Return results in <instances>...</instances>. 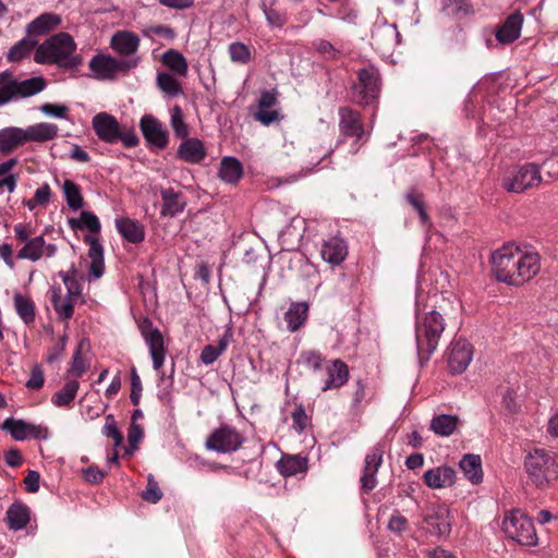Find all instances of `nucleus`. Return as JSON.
Instances as JSON below:
<instances>
[{
    "instance_id": "nucleus-1",
    "label": "nucleus",
    "mask_w": 558,
    "mask_h": 558,
    "mask_svg": "<svg viewBox=\"0 0 558 558\" xmlns=\"http://www.w3.org/2000/svg\"><path fill=\"white\" fill-rule=\"evenodd\" d=\"M497 281L520 287L533 279L541 270V256L532 250L507 244L496 250L490 258Z\"/></svg>"
},
{
    "instance_id": "nucleus-2",
    "label": "nucleus",
    "mask_w": 558,
    "mask_h": 558,
    "mask_svg": "<svg viewBox=\"0 0 558 558\" xmlns=\"http://www.w3.org/2000/svg\"><path fill=\"white\" fill-rule=\"evenodd\" d=\"M34 60L38 64H56L64 70L76 69L82 63L73 37L63 32L40 44L35 50Z\"/></svg>"
},
{
    "instance_id": "nucleus-3",
    "label": "nucleus",
    "mask_w": 558,
    "mask_h": 558,
    "mask_svg": "<svg viewBox=\"0 0 558 558\" xmlns=\"http://www.w3.org/2000/svg\"><path fill=\"white\" fill-rule=\"evenodd\" d=\"M445 327L442 315L435 310L422 314L416 312L415 339L420 360H429L438 347Z\"/></svg>"
},
{
    "instance_id": "nucleus-4",
    "label": "nucleus",
    "mask_w": 558,
    "mask_h": 558,
    "mask_svg": "<svg viewBox=\"0 0 558 558\" xmlns=\"http://www.w3.org/2000/svg\"><path fill=\"white\" fill-rule=\"evenodd\" d=\"M530 480L539 488L549 486L558 478V464L555 456L545 449H535L524 461Z\"/></svg>"
},
{
    "instance_id": "nucleus-5",
    "label": "nucleus",
    "mask_w": 558,
    "mask_h": 558,
    "mask_svg": "<svg viewBox=\"0 0 558 558\" xmlns=\"http://www.w3.org/2000/svg\"><path fill=\"white\" fill-rule=\"evenodd\" d=\"M502 530L508 537L523 546L537 544L535 526L530 518L520 510L508 512L502 520Z\"/></svg>"
},
{
    "instance_id": "nucleus-6",
    "label": "nucleus",
    "mask_w": 558,
    "mask_h": 558,
    "mask_svg": "<svg viewBox=\"0 0 558 558\" xmlns=\"http://www.w3.org/2000/svg\"><path fill=\"white\" fill-rule=\"evenodd\" d=\"M379 74L375 68H364L357 73V82L352 86L353 100L368 105L378 97Z\"/></svg>"
},
{
    "instance_id": "nucleus-7",
    "label": "nucleus",
    "mask_w": 558,
    "mask_h": 558,
    "mask_svg": "<svg viewBox=\"0 0 558 558\" xmlns=\"http://www.w3.org/2000/svg\"><path fill=\"white\" fill-rule=\"evenodd\" d=\"M243 441V436L234 427L222 425L208 436L205 446L211 451L229 453L236 451Z\"/></svg>"
},
{
    "instance_id": "nucleus-8",
    "label": "nucleus",
    "mask_w": 558,
    "mask_h": 558,
    "mask_svg": "<svg viewBox=\"0 0 558 558\" xmlns=\"http://www.w3.org/2000/svg\"><path fill=\"white\" fill-rule=\"evenodd\" d=\"M371 38L374 49L381 57L388 58L399 44L400 34L395 24L383 22L375 24Z\"/></svg>"
},
{
    "instance_id": "nucleus-9",
    "label": "nucleus",
    "mask_w": 558,
    "mask_h": 558,
    "mask_svg": "<svg viewBox=\"0 0 558 558\" xmlns=\"http://www.w3.org/2000/svg\"><path fill=\"white\" fill-rule=\"evenodd\" d=\"M542 181L541 172L535 163L520 167L511 177L504 180V187L513 193H521L527 189L537 186Z\"/></svg>"
},
{
    "instance_id": "nucleus-10",
    "label": "nucleus",
    "mask_w": 558,
    "mask_h": 558,
    "mask_svg": "<svg viewBox=\"0 0 558 558\" xmlns=\"http://www.w3.org/2000/svg\"><path fill=\"white\" fill-rule=\"evenodd\" d=\"M137 63L138 58L129 61H119L110 56L97 54L89 61V68L96 78L109 80L113 78L120 71L135 68Z\"/></svg>"
},
{
    "instance_id": "nucleus-11",
    "label": "nucleus",
    "mask_w": 558,
    "mask_h": 558,
    "mask_svg": "<svg viewBox=\"0 0 558 558\" xmlns=\"http://www.w3.org/2000/svg\"><path fill=\"white\" fill-rule=\"evenodd\" d=\"M2 429L8 432L11 437L17 441H23L28 438L47 439L49 434L46 426L27 423L13 417H9L3 422Z\"/></svg>"
},
{
    "instance_id": "nucleus-12",
    "label": "nucleus",
    "mask_w": 558,
    "mask_h": 558,
    "mask_svg": "<svg viewBox=\"0 0 558 558\" xmlns=\"http://www.w3.org/2000/svg\"><path fill=\"white\" fill-rule=\"evenodd\" d=\"M384 449L380 445H376L365 457V465L361 476V489L364 494L372 492L376 485V474L383 463Z\"/></svg>"
},
{
    "instance_id": "nucleus-13",
    "label": "nucleus",
    "mask_w": 558,
    "mask_h": 558,
    "mask_svg": "<svg viewBox=\"0 0 558 558\" xmlns=\"http://www.w3.org/2000/svg\"><path fill=\"white\" fill-rule=\"evenodd\" d=\"M384 449L380 445H376L365 457V465L361 476V489L364 494L372 492L376 485V474L383 463Z\"/></svg>"
},
{
    "instance_id": "nucleus-14",
    "label": "nucleus",
    "mask_w": 558,
    "mask_h": 558,
    "mask_svg": "<svg viewBox=\"0 0 558 558\" xmlns=\"http://www.w3.org/2000/svg\"><path fill=\"white\" fill-rule=\"evenodd\" d=\"M142 336L148 347L153 366L159 372L166 360L167 349L161 332L157 328L149 326L142 327Z\"/></svg>"
},
{
    "instance_id": "nucleus-15",
    "label": "nucleus",
    "mask_w": 558,
    "mask_h": 558,
    "mask_svg": "<svg viewBox=\"0 0 558 558\" xmlns=\"http://www.w3.org/2000/svg\"><path fill=\"white\" fill-rule=\"evenodd\" d=\"M141 131L148 145L163 149L168 145V132L151 114H145L140 122Z\"/></svg>"
},
{
    "instance_id": "nucleus-16",
    "label": "nucleus",
    "mask_w": 558,
    "mask_h": 558,
    "mask_svg": "<svg viewBox=\"0 0 558 558\" xmlns=\"http://www.w3.org/2000/svg\"><path fill=\"white\" fill-rule=\"evenodd\" d=\"M92 125L96 135L102 142L113 144L119 141L121 125L112 114L107 112L97 113L92 120Z\"/></svg>"
},
{
    "instance_id": "nucleus-17",
    "label": "nucleus",
    "mask_w": 558,
    "mask_h": 558,
    "mask_svg": "<svg viewBox=\"0 0 558 558\" xmlns=\"http://www.w3.org/2000/svg\"><path fill=\"white\" fill-rule=\"evenodd\" d=\"M424 523L429 534L436 536H446L451 531V521L449 509L445 506H435L424 517Z\"/></svg>"
},
{
    "instance_id": "nucleus-18",
    "label": "nucleus",
    "mask_w": 558,
    "mask_h": 558,
    "mask_svg": "<svg viewBox=\"0 0 558 558\" xmlns=\"http://www.w3.org/2000/svg\"><path fill=\"white\" fill-rule=\"evenodd\" d=\"M472 356V345L468 341L459 339L452 342L448 357L450 372L453 374L463 373L471 363Z\"/></svg>"
},
{
    "instance_id": "nucleus-19",
    "label": "nucleus",
    "mask_w": 558,
    "mask_h": 558,
    "mask_svg": "<svg viewBox=\"0 0 558 558\" xmlns=\"http://www.w3.org/2000/svg\"><path fill=\"white\" fill-rule=\"evenodd\" d=\"M57 253V245L47 244L43 235L32 238L24 246L17 252L20 259H27L37 262L41 257H52Z\"/></svg>"
},
{
    "instance_id": "nucleus-20",
    "label": "nucleus",
    "mask_w": 558,
    "mask_h": 558,
    "mask_svg": "<svg viewBox=\"0 0 558 558\" xmlns=\"http://www.w3.org/2000/svg\"><path fill=\"white\" fill-rule=\"evenodd\" d=\"M523 20V15L520 12L510 14L504 23L496 28V40L501 45L515 41L521 35Z\"/></svg>"
},
{
    "instance_id": "nucleus-21",
    "label": "nucleus",
    "mask_w": 558,
    "mask_h": 558,
    "mask_svg": "<svg viewBox=\"0 0 558 558\" xmlns=\"http://www.w3.org/2000/svg\"><path fill=\"white\" fill-rule=\"evenodd\" d=\"M424 483L433 489L450 487L456 482V471L447 465L427 470L424 473Z\"/></svg>"
},
{
    "instance_id": "nucleus-22",
    "label": "nucleus",
    "mask_w": 558,
    "mask_h": 558,
    "mask_svg": "<svg viewBox=\"0 0 558 558\" xmlns=\"http://www.w3.org/2000/svg\"><path fill=\"white\" fill-rule=\"evenodd\" d=\"M320 255L330 265H340L348 255V246L343 239L333 236L324 241Z\"/></svg>"
},
{
    "instance_id": "nucleus-23",
    "label": "nucleus",
    "mask_w": 558,
    "mask_h": 558,
    "mask_svg": "<svg viewBox=\"0 0 558 558\" xmlns=\"http://www.w3.org/2000/svg\"><path fill=\"white\" fill-rule=\"evenodd\" d=\"M140 43V37L130 31H119L112 35L110 40L111 48L122 56L134 54L138 50Z\"/></svg>"
},
{
    "instance_id": "nucleus-24",
    "label": "nucleus",
    "mask_w": 558,
    "mask_h": 558,
    "mask_svg": "<svg viewBox=\"0 0 558 558\" xmlns=\"http://www.w3.org/2000/svg\"><path fill=\"white\" fill-rule=\"evenodd\" d=\"M28 143L27 130L21 128H4L0 130V151L9 154Z\"/></svg>"
},
{
    "instance_id": "nucleus-25",
    "label": "nucleus",
    "mask_w": 558,
    "mask_h": 558,
    "mask_svg": "<svg viewBox=\"0 0 558 558\" xmlns=\"http://www.w3.org/2000/svg\"><path fill=\"white\" fill-rule=\"evenodd\" d=\"M51 305L61 319H70L74 314V298L62 294L60 286H52L49 290Z\"/></svg>"
},
{
    "instance_id": "nucleus-26",
    "label": "nucleus",
    "mask_w": 558,
    "mask_h": 558,
    "mask_svg": "<svg viewBox=\"0 0 558 558\" xmlns=\"http://www.w3.org/2000/svg\"><path fill=\"white\" fill-rule=\"evenodd\" d=\"M339 116V126L341 133L347 136H355L361 138L364 133V129L360 114L349 108H340Z\"/></svg>"
},
{
    "instance_id": "nucleus-27",
    "label": "nucleus",
    "mask_w": 558,
    "mask_h": 558,
    "mask_svg": "<svg viewBox=\"0 0 558 558\" xmlns=\"http://www.w3.org/2000/svg\"><path fill=\"white\" fill-rule=\"evenodd\" d=\"M308 304L306 302H292L283 315L287 329L290 332L298 331L307 320Z\"/></svg>"
},
{
    "instance_id": "nucleus-28",
    "label": "nucleus",
    "mask_w": 558,
    "mask_h": 558,
    "mask_svg": "<svg viewBox=\"0 0 558 558\" xmlns=\"http://www.w3.org/2000/svg\"><path fill=\"white\" fill-rule=\"evenodd\" d=\"M31 510L22 502H13L7 510L5 520L10 530H23L29 522Z\"/></svg>"
},
{
    "instance_id": "nucleus-29",
    "label": "nucleus",
    "mask_w": 558,
    "mask_h": 558,
    "mask_svg": "<svg viewBox=\"0 0 558 558\" xmlns=\"http://www.w3.org/2000/svg\"><path fill=\"white\" fill-rule=\"evenodd\" d=\"M178 156L190 163H199L206 156L203 143L198 138H187L178 148Z\"/></svg>"
},
{
    "instance_id": "nucleus-30",
    "label": "nucleus",
    "mask_w": 558,
    "mask_h": 558,
    "mask_svg": "<svg viewBox=\"0 0 558 558\" xmlns=\"http://www.w3.org/2000/svg\"><path fill=\"white\" fill-rule=\"evenodd\" d=\"M328 379L322 387L323 391L337 389L343 386L349 378L348 366L341 360H335L331 365L327 367Z\"/></svg>"
},
{
    "instance_id": "nucleus-31",
    "label": "nucleus",
    "mask_w": 558,
    "mask_h": 558,
    "mask_svg": "<svg viewBox=\"0 0 558 558\" xmlns=\"http://www.w3.org/2000/svg\"><path fill=\"white\" fill-rule=\"evenodd\" d=\"M85 242L89 244L88 257L90 259L89 274L98 279L104 274V248L97 238L87 236Z\"/></svg>"
},
{
    "instance_id": "nucleus-32",
    "label": "nucleus",
    "mask_w": 558,
    "mask_h": 558,
    "mask_svg": "<svg viewBox=\"0 0 558 558\" xmlns=\"http://www.w3.org/2000/svg\"><path fill=\"white\" fill-rule=\"evenodd\" d=\"M60 22L61 19L59 15L54 13H44L26 26V33L31 37L43 36L54 29L60 24Z\"/></svg>"
},
{
    "instance_id": "nucleus-33",
    "label": "nucleus",
    "mask_w": 558,
    "mask_h": 558,
    "mask_svg": "<svg viewBox=\"0 0 558 558\" xmlns=\"http://www.w3.org/2000/svg\"><path fill=\"white\" fill-rule=\"evenodd\" d=\"M160 194L162 198V216L173 217L183 211L185 202L180 192H175L173 189H163Z\"/></svg>"
},
{
    "instance_id": "nucleus-34",
    "label": "nucleus",
    "mask_w": 558,
    "mask_h": 558,
    "mask_svg": "<svg viewBox=\"0 0 558 558\" xmlns=\"http://www.w3.org/2000/svg\"><path fill=\"white\" fill-rule=\"evenodd\" d=\"M243 175V166L235 157H223L220 161L219 178L229 184H235Z\"/></svg>"
},
{
    "instance_id": "nucleus-35",
    "label": "nucleus",
    "mask_w": 558,
    "mask_h": 558,
    "mask_svg": "<svg viewBox=\"0 0 558 558\" xmlns=\"http://www.w3.org/2000/svg\"><path fill=\"white\" fill-rule=\"evenodd\" d=\"M464 476L473 484H478L483 480L482 460L477 454H465L460 463Z\"/></svg>"
},
{
    "instance_id": "nucleus-36",
    "label": "nucleus",
    "mask_w": 558,
    "mask_h": 558,
    "mask_svg": "<svg viewBox=\"0 0 558 558\" xmlns=\"http://www.w3.org/2000/svg\"><path fill=\"white\" fill-rule=\"evenodd\" d=\"M116 227L119 233L131 243H138L144 240L145 234L143 227L132 219H117Z\"/></svg>"
},
{
    "instance_id": "nucleus-37",
    "label": "nucleus",
    "mask_w": 558,
    "mask_h": 558,
    "mask_svg": "<svg viewBox=\"0 0 558 558\" xmlns=\"http://www.w3.org/2000/svg\"><path fill=\"white\" fill-rule=\"evenodd\" d=\"M28 142H46L58 135V126L53 123L40 122L26 128Z\"/></svg>"
},
{
    "instance_id": "nucleus-38",
    "label": "nucleus",
    "mask_w": 558,
    "mask_h": 558,
    "mask_svg": "<svg viewBox=\"0 0 558 558\" xmlns=\"http://www.w3.org/2000/svg\"><path fill=\"white\" fill-rule=\"evenodd\" d=\"M459 417L456 415L440 414L430 422V429L438 436L449 437L458 427Z\"/></svg>"
},
{
    "instance_id": "nucleus-39",
    "label": "nucleus",
    "mask_w": 558,
    "mask_h": 558,
    "mask_svg": "<svg viewBox=\"0 0 558 558\" xmlns=\"http://www.w3.org/2000/svg\"><path fill=\"white\" fill-rule=\"evenodd\" d=\"M161 61L174 74L182 76V77L186 76L187 70H189V64H187L186 59L184 58V56L181 52H179L174 49H169L163 52V54L161 57Z\"/></svg>"
},
{
    "instance_id": "nucleus-40",
    "label": "nucleus",
    "mask_w": 558,
    "mask_h": 558,
    "mask_svg": "<svg viewBox=\"0 0 558 558\" xmlns=\"http://www.w3.org/2000/svg\"><path fill=\"white\" fill-rule=\"evenodd\" d=\"M89 342L87 339H82L73 354L72 363L69 373L75 377H81L88 368V362L83 357V353L89 351Z\"/></svg>"
},
{
    "instance_id": "nucleus-41",
    "label": "nucleus",
    "mask_w": 558,
    "mask_h": 558,
    "mask_svg": "<svg viewBox=\"0 0 558 558\" xmlns=\"http://www.w3.org/2000/svg\"><path fill=\"white\" fill-rule=\"evenodd\" d=\"M36 45L37 41L33 39L29 35H27L10 48V50L7 53L8 61L19 62L23 60L24 58L29 56V53L34 50Z\"/></svg>"
},
{
    "instance_id": "nucleus-42",
    "label": "nucleus",
    "mask_w": 558,
    "mask_h": 558,
    "mask_svg": "<svg viewBox=\"0 0 558 558\" xmlns=\"http://www.w3.org/2000/svg\"><path fill=\"white\" fill-rule=\"evenodd\" d=\"M62 192L68 206L72 210H78L84 205L81 187L74 181L66 179L62 184Z\"/></svg>"
},
{
    "instance_id": "nucleus-43",
    "label": "nucleus",
    "mask_w": 558,
    "mask_h": 558,
    "mask_svg": "<svg viewBox=\"0 0 558 558\" xmlns=\"http://www.w3.org/2000/svg\"><path fill=\"white\" fill-rule=\"evenodd\" d=\"M46 87V81L41 76L31 77L24 81H16V97H31L40 92Z\"/></svg>"
},
{
    "instance_id": "nucleus-44",
    "label": "nucleus",
    "mask_w": 558,
    "mask_h": 558,
    "mask_svg": "<svg viewBox=\"0 0 558 558\" xmlns=\"http://www.w3.org/2000/svg\"><path fill=\"white\" fill-rule=\"evenodd\" d=\"M80 383L77 380H69L65 385L56 392L52 397V403L56 407H68L75 399Z\"/></svg>"
},
{
    "instance_id": "nucleus-45",
    "label": "nucleus",
    "mask_w": 558,
    "mask_h": 558,
    "mask_svg": "<svg viewBox=\"0 0 558 558\" xmlns=\"http://www.w3.org/2000/svg\"><path fill=\"white\" fill-rule=\"evenodd\" d=\"M14 307L25 324H31L35 320V305L31 299L16 293L14 295Z\"/></svg>"
},
{
    "instance_id": "nucleus-46",
    "label": "nucleus",
    "mask_w": 558,
    "mask_h": 558,
    "mask_svg": "<svg viewBox=\"0 0 558 558\" xmlns=\"http://www.w3.org/2000/svg\"><path fill=\"white\" fill-rule=\"evenodd\" d=\"M69 225L72 229H87L92 233L100 231V221L98 217L90 211H82L80 219H70Z\"/></svg>"
},
{
    "instance_id": "nucleus-47",
    "label": "nucleus",
    "mask_w": 558,
    "mask_h": 558,
    "mask_svg": "<svg viewBox=\"0 0 558 558\" xmlns=\"http://www.w3.org/2000/svg\"><path fill=\"white\" fill-rule=\"evenodd\" d=\"M16 98V80L9 72L0 73V106Z\"/></svg>"
},
{
    "instance_id": "nucleus-48",
    "label": "nucleus",
    "mask_w": 558,
    "mask_h": 558,
    "mask_svg": "<svg viewBox=\"0 0 558 558\" xmlns=\"http://www.w3.org/2000/svg\"><path fill=\"white\" fill-rule=\"evenodd\" d=\"M156 82L159 89L170 97H177L182 94L180 83L168 72H159Z\"/></svg>"
},
{
    "instance_id": "nucleus-49",
    "label": "nucleus",
    "mask_w": 558,
    "mask_h": 558,
    "mask_svg": "<svg viewBox=\"0 0 558 558\" xmlns=\"http://www.w3.org/2000/svg\"><path fill=\"white\" fill-rule=\"evenodd\" d=\"M408 203L417 211L423 226L429 225V217L424 206L423 195L414 189L405 194Z\"/></svg>"
},
{
    "instance_id": "nucleus-50",
    "label": "nucleus",
    "mask_w": 558,
    "mask_h": 558,
    "mask_svg": "<svg viewBox=\"0 0 558 558\" xmlns=\"http://www.w3.org/2000/svg\"><path fill=\"white\" fill-rule=\"evenodd\" d=\"M307 468V459L300 456L290 457L281 462V473L291 476L304 472Z\"/></svg>"
},
{
    "instance_id": "nucleus-51",
    "label": "nucleus",
    "mask_w": 558,
    "mask_h": 558,
    "mask_svg": "<svg viewBox=\"0 0 558 558\" xmlns=\"http://www.w3.org/2000/svg\"><path fill=\"white\" fill-rule=\"evenodd\" d=\"M59 276L61 277V279L66 288V295H70V296H73L74 299H76L82 292V287L75 277L74 267H72L71 272L60 271Z\"/></svg>"
},
{
    "instance_id": "nucleus-52",
    "label": "nucleus",
    "mask_w": 558,
    "mask_h": 558,
    "mask_svg": "<svg viewBox=\"0 0 558 558\" xmlns=\"http://www.w3.org/2000/svg\"><path fill=\"white\" fill-rule=\"evenodd\" d=\"M171 126L178 137L184 138L187 136V125L183 120V113L179 106H174L171 109Z\"/></svg>"
},
{
    "instance_id": "nucleus-53",
    "label": "nucleus",
    "mask_w": 558,
    "mask_h": 558,
    "mask_svg": "<svg viewBox=\"0 0 558 558\" xmlns=\"http://www.w3.org/2000/svg\"><path fill=\"white\" fill-rule=\"evenodd\" d=\"M229 54L233 62L245 64L251 60V51L248 47L242 43H232L229 46Z\"/></svg>"
},
{
    "instance_id": "nucleus-54",
    "label": "nucleus",
    "mask_w": 558,
    "mask_h": 558,
    "mask_svg": "<svg viewBox=\"0 0 558 558\" xmlns=\"http://www.w3.org/2000/svg\"><path fill=\"white\" fill-rule=\"evenodd\" d=\"M141 496L150 504H157L162 498V492L153 475L148 476L147 486Z\"/></svg>"
},
{
    "instance_id": "nucleus-55",
    "label": "nucleus",
    "mask_w": 558,
    "mask_h": 558,
    "mask_svg": "<svg viewBox=\"0 0 558 558\" xmlns=\"http://www.w3.org/2000/svg\"><path fill=\"white\" fill-rule=\"evenodd\" d=\"M316 51L326 60H335L339 57L340 51L328 40L318 39L313 43Z\"/></svg>"
},
{
    "instance_id": "nucleus-56",
    "label": "nucleus",
    "mask_w": 558,
    "mask_h": 558,
    "mask_svg": "<svg viewBox=\"0 0 558 558\" xmlns=\"http://www.w3.org/2000/svg\"><path fill=\"white\" fill-rule=\"evenodd\" d=\"M102 435L108 438H112L114 440L116 447H119L123 441V436L119 432L112 414L106 416V423L102 427Z\"/></svg>"
},
{
    "instance_id": "nucleus-57",
    "label": "nucleus",
    "mask_w": 558,
    "mask_h": 558,
    "mask_svg": "<svg viewBox=\"0 0 558 558\" xmlns=\"http://www.w3.org/2000/svg\"><path fill=\"white\" fill-rule=\"evenodd\" d=\"M39 110L48 116L58 119H68L69 108L65 105L46 102L40 106Z\"/></svg>"
},
{
    "instance_id": "nucleus-58",
    "label": "nucleus",
    "mask_w": 558,
    "mask_h": 558,
    "mask_svg": "<svg viewBox=\"0 0 558 558\" xmlns=\"http://www.w3.org/2000/svg\"><path fill=\"white\" fill-rule=\"evenodd\" d=\"M300 360L305 366L312 368L313 371H318L322 368L323 356L317 351H303L300 355Z\"/></svg>"
},
{
    "instance_id": "nucleus-59",
    "label": "nucleus",
    "mask_w": 558,
    "mask_h": 558,
    "mask_svg": "<svg viewBox=\"0 0 558 558\" xmlns=\"http://www.w3.org/2000/svg\"><path fill=\"white\" fill-rule=\"evenodd\" d=\"M292 421L293 427L299 434L304 432L308 423V416L302 404H299L292 412Z\"/></svg>"
},
{
    "instance_id": "nucleus-60",
    "label": "nucleus",
    "mask_w": 558,
    "mask_h": 558,
    "mask_svg": "<svg viewBox=\"0 0 558 558\" xmlns=\"http://www.w3.org/2000/svg\"><path fill=\"white\" fill-rule=\"evenodd\" d=\"M263 8H264L263 10H264L265 17H266L269 26L282 27L287 23V17L283 13L277 11L275 9L267 8L265 4H263Z\"/></svg>"
},
{
    "instance_id": "nucleus-61",
    "label": "nucleus",
    "mask_w": 558,
    "mask_h": 558,
    "mask_svg": "<svg viewBox=\"0 0 558 558\" xmlns=\"http://www.w3.org/2000/svg\"><path fill=\"white\" fill-rule=\"evenodd\" d=\"M255 118L263 124L269 125L270 123L279 119V113L277 110H274L271 108H258Z\"/></svg>"
},
{
    "instance_id": "nucleus-62",
    "label": "nucleus",
    "mask_w": 558,
    "mask_h": 558,
    "mask_svg": "<svg viewBox=\"0 0 558 558\" xmlns=\"http://www.w3.org/2000/svg\"><path fill=\"white\" fill-rule=\"evenodd\" d=\"M44 372L40 366L36 365L31 372V377L26 383V387L36 390L44 386Z\"/></svg>"
},
{
    "instance_id": "nucleus-63",
    "label": "nucleus",
    "mask_w": 558,
    "mask_h": 558,
    "mask_svg": "<svg viewBox=\"0 0 558 558\" xmlns=\"http://www.w3.org/2000/svg\"><path fill=\"white\" fill-rule=\"evenodd\" d=\"M221 355V353L219 352V350L216 348V345H211V344H208L206 345L203 350H202V353H201V361L206 364V365H210L213 364L219 356Z\"/></svg>"
},
{
    "instance_id": "nucleus-64",
    "label": "nucleus",
    "mask_w": 558,
    "mask_h": 558,
    "mask_svg": "<svg viewBox=\"0 0 558 558\" xmlns=\"http://www.w3.org/2000/svg\"><path fill=\"white\" fill-rule=\"evenodd\" d=\"M388 529L395 533H402L408 529V520L401 514H395L388 522Z\"/></svg>"
}]
</instances>
